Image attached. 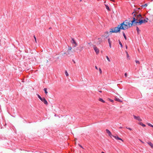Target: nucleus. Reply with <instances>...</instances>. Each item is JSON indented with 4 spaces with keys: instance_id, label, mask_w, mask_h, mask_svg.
<instances>
[{
    "instance_id": "72a5a7b5",
    "label": "nucleus",
    "mask_w": 153,
    "mask_h": 153,
    "mask_svg": "<svg viewBox=\"0 0 153 153\" xmlns=\"http://www.w3.org/2000/svg\"><path fill=\"white\" fill-rule=\"evenodd\" d=\"M108 42L109 43H109H111V41H110V39L109 38L108 39Z\"/></svg>"
},
{
    "instance_id": "4c0bfd02",
    "label": "nucleus",
    "mask_w": 153,
    "mask_h": 153,
    "mask_svg": "<svg viewBox=\"0 0 153 153\" xmlns=\"http://www.w3.org/2000/svg\"><path fill=\"white\" fill-rule=\"evenodd\" d=\"M135 62H136L137 64H140V62H139V61H138V60H135Z\"/></svg>"
},
{
    "instance_id": "a18cd8bd",
    "label": "nucleus",
    "mask_w": 153,
    "mask_h": 153,
    "mask_svg": "<svg viewBox=\"0 0 153 153\" xmlns=\"http://www.w3.org/2000/svg\"><path fill=\"white\" fill-rule=\"evenodd\" d=\"M79 146L81 148H82V149H83V147L81 146V145H79Z\"/></svg>"
},
{
    "instance_id": "2f4dec72",
    "label": "nucleus",
    "mask_w": 153,
    "mask_h": 153,
    "mask_svg": "<svg viewBox=\"0 0 153 153\" xmlns=\"http://www.w3.org/2000/svg\"><path fill=\"white\" fill-rule=\"evenodd\" d=\"M148 125L149 126H150L151 127H152V128H153V125H152L151 124L149 123H148Z\"/></svg>"
},
{
    "instance_id": "9b49d317",
    "label": "nucleus",
    "mask_w": 153,
    "mask_h": 153,
    "mask_svg": "<svg viewBox=\"0 0 153 153\" xmlns=\"http://www.w3.org/2000/svg\"><path fill=\"white\" fill-rule=\"evenodd\" d=\"M112 137H114L115 139H117V140H121L123 142V140L121 138L118 137L117 135V136L113 135L112 136Z\"/></svg>"
},
{
    "instance_id": "f8f14e48",
    "label": "nucleus",
    "mask_w": 153,
    "mask_h": 153,
    "mask_svg": "<svg viewBox=\"0 0 153 153\" xmlns=\"http://www.w3.org/2000/svg\"><path fill=\"white\" fill-rule=\"evenodd\" d=\"M139 12V11L137 10V9H134V11L132 13V14L133 15L134 13L137 14Z\"/></svg>"
},
{
    "instance_id": "e433bc0d",
    "label": "nucleus",
    "mask_w": 153,
    "mask_h": 153,
    "mask_svg": "<svg viewBox=\"0 0 153 153\" xmlns=\"http://www.w3.org/2000/svg\"><path fill=\"white\" fill-rule=\"evenodd\" d=\"M33 37H34V39H35V41L36 42V43L37 42H36V37H35V36L34 35L33 36Z\"/></svg>"
},
{
    "instance_id": "39448f33",
    "label": "nucleus",
    "mask_w": 153,
    "mask_h": 153,
    "mask_svg": "<svg viewBox=\"0 0 153 153\" xmlns=\"http://www.w3.org/2000/svg\"><path fill=\"white\" fill-rule=\"evenodd\" d=\"M139 20L140 25H141L143 23H145L148 22L146 20V19H139Z\"/></svg>"
},
{
    "instance_id": "c85d7f7f",
    "label": "nucleus",
    "mask_w": 153,
    "mask_h": 153,
    "mask_svg": "<svg viewBox=\"0 0 153 153\" xmlns=\"http://www.w3.org/2000/svg\"><path fill=\"white\" fill-rule=\"evenodd\" d=\"M137 14H135V13H134V14H133V17L132 18V20H133L134 18H135V17L136 16Z\"/></svg>"
},
{
    "instance_id": "7ed1b4c3",
    "label": "nucleus",
    "mask_w": 153,
    "mask_h": 153,
    "mask_svg": "<svg viewBox=\"0 0 153 153\" xmlns=\"http://www.w3.org/2000/svg\"><path fill=\"white\" fill-rule=\"evenodd\" d=\"M83 48V47L81 45H80L78 47H77L76 49L77 53L80 52H81Z\"/></svg>"
},
{
    "instance_id": "9d476101",
    "label": "nucleus",
    "mask_w": 153,
    "mask_h": 153,
    "mask_svg": "<svg viewBox=\"0 0 153 153\" xmlns=\"http://www.w3.org/2000/svg\"><path fill=\"white\" fill-rule=\"evenodd\" d=\"M121 23H123L124 24V25H123V27L124 28L125 30L126 29H127L128 28L127 24H125V22H123Z\"/></svg>"
},
{
    "instance_id": "864d4df0",
    "label": "nucleus",
    "mask_w": 153,
    "mask_h": 153,
    "mask_svg": "<svg viewBox=\"0 0 153 153\" xmlns=\"http://www.w3.org/2000/svg\"><path fill=\"white\" fill-rule=\"evenodd\" d=\"M122 128V127H119V128Z\"/></svg>"
},
{
    "instance_id": "f3484780",
    "label": "nucleus",
    "mask_w": 153,
    "mask_h": 153,
    "mask_svg": "<svg viewBox=\"0 0 153 153\" xmlns=\"http://www.w3.org/2000/svg\"><path fill=\"white\" fill-rule=\"evenodd\" d=\"M105 8L107 9V10L108 11H110V9L109 8L108 6L106 4H105Z\"/></svg>"
},
{
    "instance_id": "c9c22d12",
    "label": "nucleus",
    "mask_w": 153,
    "mask_h": 153,
    "mask_svg": "<svg viewBox=\"0 0 153 153\" xmlns=\"http://www.w3.org/2000/svg\"><path fill=\"white\" fill-rule=\"evenodd\" d=\"M126 128L129 130H130V131H131L132 130V129L130 128H129V127H126Z\"/></svg>"
},
{
    "instance_id": "c03bdc74",
    "label": "nucleus",
    "mask_w": 153,
    "mask_h": 153,
    "mask_svg": "<svg viewBox=\"0 0 153 153\" xmlns=\"http://www.w3.org/2000/svg\"><path fill=\"white\" fill-rule=\"evenodd\" d=\"M111 1L113 2H115V0H110Z\"/></svg>"
},
{
    "instance_id": "bb28decb",
    "label": "nucleus",
    "mask_w": 153,
    "mask_h": 153,
    "mask_svg": "<svg viewBox=\"0 0 153 153\" xmlns=\"http://www.w3.org/2000/svg\"><path fill=\"white\" fill-rule=\"evenodd\" d=\"M68 49L67 50V51H71V50L72 49V48L71 47H69L68 46Z\"/></svg>"
},
{
    "instance_id": "603ef678",
    "label": "nucleus",
    "mask_w": 153,
    "mask_h": 153,
    "mask_svg": "<svg viewBox=\"0 0 153 153\" xmlns=\"http://www.w3.org/2000/svg\"><path fill=\"white\" fill-rule=\"evenodd\" d=\"M99 91L100 93H101L102 92V91Z\"/></svg>"
},
{
    "instance_id": "f704fd0d",
    "label": "nucleus",
    "mask_w": 153,
    "mask_h": 153,
    "mask_svg": "<svg viewBox=\"0 0 153 153\" xmlns=\"http://www.w3.org/2000/svg\"><path fill=\"white\" fill-rule=\"evenodd\" d=\"M124 22L125 24H128V23H129V22H128V20H126Z\"/></svg>"
},
{
    "instance_id": "6e6552de",
    "label": "nucleus",
    "mask_w": 153,
    "mask_h": 153,
    "mask_svg": "<svg viewBox=\"0 0 153 153\" xmlns=\"http://www.w3.org/2000/svg\"><path fill=\"white\" fill-rule=\"evenodd\" d=\"M106 132L108 134V135L110 137H112L113 135H112V134L111 132H110V131L108 129H106Z\"/></svg>"
},
{
    "instance_id": "ea45409f",
    "label": "nucleus",
    "mask_w": 153,
    "mask_h": 153,
    "mask_svg": "<svg viewBox=\"0 0 153 153\" xmlns=\"http://www.w3.org/2000/svg\"><path fill=\"white\" fill-rule=\"evenodd\" d=\"M99 71L100 72V73H102V70L101 69V68H99Z\"/></svg>"
},
{
    "instance_id": "0eeeda50",
    "label": "nucleus",
    "mask_w": 153,
    "mask_h": 153,
    "mask_svg": "<svg viewBox=\"0 0 153 153\" xmlns=\"http://www.w3.org/2000/svg\"><path fill=\"white\" fill-rule=\"evenodd\" d=\"M133 116L134 117V119H135L136 120H138L140 121H142V120L140 118L139 116H136L134 115H133Z\"/></svg>"
},
{
    "instance_id": "7c9ffc66",
    "label": "nucleus",
    "mask_w": 153,
    "mask_h": 153,
    "mask_svg": "<svg viewBox=\"0 0 153 153\" xmlns=\"http://www.w3.org/2000/svg\"><path fill=\"white\" fill-rule=\"evenodd\" d=\"M65 74L66 76H68V74L66 71L65 72Z\"/></svg>"
},
{
    "instance_id": "de8ad7c7",
    "label": "nucleus",
    "mask_w": 153,
    "mask_h": 153,
    "mask_svg": "<svg viewBox=\"0 0 153 153\" xmlns=\"http://www.w3.org/2000/svg\"><path fill=\"white\" fill-rule=\"evenodd\" d=\"M145 19H146V20H147V21L148 20H149V19L148 18H146Z\"/></svg>"
},
{
    "instance_id": "4d7b16f0",
    "label": "nucleus",
    "mask_w": 153,
    "mask_h": 153,
    "mask_svg": "<svg viewBox=\"0 0 153 153\" xmlns=\"http://www.w3.org/2000/svg\"><path fill=\"white\" fill-rule=\"evenodd\" d=\"M101 153H105L104 152H101Z\"/></svg>"
},
{
    "instance_id": "c756f323",
    "label": "nucleus",
    "mask_w": 153,
    "mask_h": 153,
    "mask_svg": "<svg viewBox=\"0 0 153 153\" xmlns=\"http://www.w3.org/2000/svg\"><path fill=\"white\" fill-rule=\"evenodd\" d=\"M36 95L38 97L40 100L42 99V97L38 94H37Z\"/></svg>"
},
{
    "instance_id": "09e8293b",
    "label": "nucleus",
    "mask_w": 153,
    "mask_h": 153,
    "mask_svg": "<svg viewBox=\"0 0 153 153\" xmlns=\"http://www.w3.org/2000/svg\"><path fill=\"white\" fill-rule=\"evenodd\" d=\"M95 68L96 69H97V70L98 69V68L96 66H95Z\"/></svg>"
},
{
    "instance_id": "58836bf2",
    "label": "nucleus",
    "mask_w": 153,
    "mask_h": 153,
    "mask_svg": "<svg viewBox=\"0 0 153 153\" xmlns=\"http://www.w3.org/2000/svg\"><path fill=\"white\" fill-rule=\"evenodd\" d=\"M109 101L111 102H113L114 101V100L111 99H109Z\"/></svg>"
},
{
    "instance_id": "79ce46f5",
    "label": "nucleus",
    "mask_w": 153,
    "mask_h": 153,
    "mask_svg": "<svg viewBox=\"0 0 153 153\" xmlns=\"http://www.w3.org/2000/svg\"><path fill=\"white\" fill-rule=\"evenodd\" d=\"M109 33H110L109 32H108V31H106L105 32V33H106V34H108Z\"/></svg>"
},
{
    "instance_id": "393cba45",
    "label": "nucleus",
    "mask_w": 153,
    "mask_h": 153,
    "mask_svg": "<svg viewBox=\"0 0 153 153\" xmlns=\"http://www.w3.org/2000/svg\"><path fill=\"white\" fill-rule=\"evenodd\" d=\"M126 54L127 57V59H130L129 56V54H128V52L127 51H126Z\"/></svg>"
},
{
    "instance_id": "f03ea898",
    "label": "nucleus",
    "mask_w": 153,
    "mask_h": 153,
    "mask_svg": "<svg viewBox=\"0 0 153 153\" xmlns=\"http://www.w3.org/2000/svg\"><path fill=\"white\" fill-rule=\"evenodd\" d=\"M131 25L136 26L137 25H140L139 20H138L137 18H134L133 20L131 21Z\"/></svg>"
},
{
    "instance_id": "a878e982",
    "label": "nucleus",
    "mask_w": 153,
    "mask_h": 153,
    "mask_svg": "<svg viewBox=\"0 0 153 153\" xmlns=\"http://www.w3.org/2000/svg\"><path fill=\"white\" fill-rule=\"evenodd\" d=\"M118 41H119V44L120 45V47H121V48H123V45L122 44V43H121V42L120 41V40H118Z\"/></svg>"
},
{
    "instance_id": "49530a36",
    "label": "nucleus",
    "mask_w": 153,
    "mask_h": 153,
    "mask_svg": "<svg viewBox=\"0 0 153 153\" xmlns=\"http://www.w3.org/2000/svg\"><path fill=\"white\" fill-rule=\"evenodd\" d=\"M109 47L110 48H111V43H109Z\"/></svg>"
},
{
    "instance_id": "13d9d810",
    "label": "nucleus",
    "mask_w": 153,
    "mask_h": 153,
    "mask_svg": "<svg viewBox=\"0 0 153 153\" xmlns=\"http://www.w3.org/2000/svg\"><path fill=\"white\" fill-rule=\"evenodd\" d=\"M79 0L80 1H82V0Z\"/></svg>"
},
{
    "instance_id": "a19ab883",
    "label": "nucleus",
    "mask_w": 153,
    "mask_h": 153,
    "mask_svg": "<svg viewBox=\"0 0 153 153\" xmlns=\"http://www.w3.org/2000/svg\"><path fill=\"white\" fill-rule=\"evenodd\" d=\"M65 54L67 56V52H64L63 53V55H64Z\"/></svg>"
},
{
    "instance_id": "8fccbe9b",
    "label": "nucleus",
    "mask_w": 153,
    "mask_h": 153,
    "mask_svg": "<svg viewBox=\"0 0 153 153\" xmlns=\"http://www.w3.org/2000/svg\"><path fill=\"white\" fill-rule=\"evenodd\" d=\"M73 61L74 62V63H75V61H74V60H73Z\"/></svg>"
},
{
    "instance_id": "5701e85b",
    "label": "nucleus",
    "mask_w": 153,
    "mask_h": 153,
    "mask_svg": "<svg viewBox=\"0 0 153 153\" xmlns=\"http://www.w3.org/2000/svg\"><path fill=\"white\" fill-rule=\"evenodd\" d=\"M128 28H130L133 25H131V23H130V22H129L128 23Z\"/></svg>"
},
{
    "instance_id": "5fc2aeb1",
    "label": "nucleus",
    "mask_w": 153,
    "mask_h": 153,
    "mask_svg": "<svg viewBox=\"0 0 153 153\" xmlns=\"http://www.w3.org/2000/svg\"><path fill=\"white\" fill-rule=\"evenodd\" d=\"M51 27H49V29H51Z\"/></svg>"
},
{
    "instance_id": "1a4fd4ad",
    "label": "nucleus",
    "mask_w": 153,
    "mask_h": 153,
    "mask_svg": "<svg viewBox=\"0 0 153 153\" xmlns=\"http://www.w3.org/2000/svg\"><path fill=\"white\" fill-rule=\"evenodd\" d=\"M67 52V56L68 57H70L73 55V52L72 51H69Z\"/></svg>"
},
{
    "instance_id": "4468645a",
    "label": "nucleus",
    "mask_w": 153,
    "mask_h": 153,
    "mask_svg": "<svg viewBox=\"0 0 153 153\" xmlns=\"http://www.w3.org/2000/svg\"><path fill=\"white\" fill-rule=\"evenodd\" d=\"M140 18V19H143V18L142 17V15L141 14H139L138 15H137V18L138 19L139 18Z\"/></svg>"
},
{
    "instance_id": "4be33fe9",
    "label": "nucleus",
    "mask_w": 153,
    "mask_h": 153,
    "mask_svg": "<svg viewBox=\"0 0 153 153\" xmlns=\"http://www.w3.org/2000/svg\"><path fill=\"white\" fill-rule=\"evenodd\" d=\"M99 100L103 103H105V101L101 98H100L99 99Z\"/></svg>"
},
{
    "instance_id": "dca6fc26",
    "label": "nucleus",
    "mask_w": 153,
    "mask_h": 153,
    "mask_svg": "<svg viewBox=\"0 0 153 153\" xmlns=\"http://www.w3.org/2000/svg\"><path fill=\"white\" fill-rule=\"evenodd\" d=\"M148 144L150 145L151 147L153 149V144L150 142H149L148 143Z\"/></svg>"
},
{
    "instance_id": "412c9836",
    "label": "nucleus",
    "mask_w": 153,
    "mask_h": 153,
    "mask_svg": "<svg viewBox=\"0 0 153 153\" xmlns=\"http://www.w3.org/2000/svg\"><path fill=\"white\" fill-rule=\"evenodd\" d=\"M136 30L137 32V34H139V31H140V30H139V29L138 27H137V26L136 27Z\"/></svg>"
},
{
    "instance_id": "6ab92c4d",
    "label": "nucleus",
    "mask_w": 153,
    "mask_h": 153,
    "mask_svg": "<svg viewBox=\"0 0 153 153\" xmlns=\"http://www.w3.org/2000/svg\"><path fill=\"white\" fill-rule=\"evenodd\" d=\"M43 90H44V91H45V94L47 95V94L48 93L47 91V88H45Z\"/></svg>"
},
{
    "instance_id": "423d86ee",
    "label": "nucleus",
    "mask_w": 153,
    "mask_h": 153,
    "mask_svg": "<svg viewBox=\"0 0 153 153\" xmlns=\"http://www.w3.org/2000/svg\"><path fill=\"white\" fill-rule=\"evenodd\" d=\"M40 100H41V101H42L46 105H48V102L45 97H42V99H40Z\"/></svg>"
},
{
    "instance_id": "473e14b6",
    "label": "nucleus",
    "mask_w": 153,
    "mask_h": 153,
    "mask_svg": "<svg viewBox=\"0 0 153 153\" xmlns=\"http://www.w3.org/2000/svg\"><path fill=\"white\" fill-rule=\"evenodd\" d=\"M106 58L108 62H110L111 61L110 60L108 56H106Z\"/></svg>"
},
{
    "instance_id": "cd10ccee",
    "label": "nucleus",
    "mask_w": 153,
    "mask_h": 153,
    "mask_svg": "<svg viewBox=\"0 0 153 153\" xmlns=\"http://www.w3.org/2000/svg\"><path fill=\"white\" fill-rule=\"evenodd\" d=\"M148 5V4H147V3H146L144 5H142L141 6L142 7H146Z\"/></svg>"
},
{
    "instance_id": "6e6d98bb",
    "label": "nucleus",
    "mask_w": 153,
    "mask_h": 153,
    "mask_svg": "<svg viewBox=\"0 0 153 153\" xmlns=\"http://www.w3.org/2000/svg\"><path fill=\"white\" fill-rule=\"evenodd\" d=\"M139 9H140V8H137V10H139Z\"/></svg>"
},
{
    "instance_id": "b1692460",
    "label": "nucleus",
    "mask_w": 153,
    "mask_h": 153,
    "mask_svg": "<svg viewBox=\"0 0 153 153\" xmlns=\"http://www.w3.org/2000/svg\"><path fill=\"white\" fill-rule=\"evenodd\" d=\"M123 36L124 38L126 40L127 39V37L126 36L125 34L123 32Z\"/></svg>"
},
{
    "instance_id": "37998d69",
    "label": "nucleus",
    "mask_w": 153,
    "mask_h": 153,
    "mask_svg": "<svg viewBox=\"0 0 153 153\" xmlns=\"http://www.w3.org/2000/svg\"><path fill=\"white\" fill-rule=\"evenodd\" d=\"M124 75L126 77L127 76V73H125L124 74Z\"/></svg>"
},
{
    "instance_id": "aec40b11",
    "label": "nucleus",
    "mask_w": 153,
    "mask_h": 153,
    "mask_svg": "<svg viewBox=\"0 0 153 153\" xmlns=\"http://www.w3.org/2000/svg\"><path fill=\"white\" fill-rule=\"evenodd\" d=\"M139 124H140V125H141V126H142L143 127H145L146 126V125L144 124H143L142 122H140L139 123Z\"/></svg>"
},
{
    "instance_id": "ddd939ff",
    "label": "nucleus",
    "mask_w": 153,
    "mask_h": 153,
    "mask_svg": "<svg viewBox=\"0 0 153 153\" xmlns=\"http://www.w3.org/2000/svg\"><path fill=\"white\" fill-rule=\"evenodd\" d=\"M71 42L72 43H74L75 44V47L77 46V45L74 38L72 39Z\"/></svg>"
},
{
    "instance_id": "3c124183",
    "label": "nucleus",
    "mask_w": 153,
    "mask_h": 153,
    "mask_svg": "<svg viewBox=\"0 0 153 153\" xmlns=\"http://www.w3.org/2000/svg\"><path fill=\"white\" fill-rule=\"evenodd\" d=\"M126 49L127 48V45H126Z\"/></svg>"
},
{
    "instance_id": "20e7f679",
    "label": "nucleus",
    "mask_w": 153,
    "mask_h": 153,
    "mask_svg": "<svg viewBox=\"0 0 153 153\" xmlns=\"http://www.w3.org/2000/svg\"><path fill=\"white\" fill-rule=\"evenodd\" d=\"M93 48L97 54H98L99 52V49L96 47V45H93Z\"/></svg>"
},
{
    "instance_id": "a211bd4d",
    "label": "nucleus",
    "mask_w": 153,
    "mask_h": 153,
    "mask_svg": "<svg viewBox=\"0 0 153 153\" xmlns=\"http://www.w3.org/2000/svg\"><path fill=\"white\" fill-rule=\"evenodd\" d=\"M98 39L99 40L98 42V44H100L101 42L102 41V39L100 38H98Z\"/></svg>"
},
{
    "instance_id": "f257e3e1",
    "label": "nucleus",
    "mask_w": 153,
    "mask_h": 153,
    "mask_svg": "<svg viewBox=\"0 0 153 153\" xmlns=\"http://www.w3.org/2000/svg\"><path fill=\"white\" fill-rule=\"evenodd\" d=\"M123 23H121L120 25H118L117 27L110 29L109 32L111 33H120L121 30H125L124 28L123 27L124 25Z\"/></svg>"
},
{
    "instance_id": "2eb2a0df",
    "label": "nucleus",
    "mask_w": 153,
    "mask_h": 153,
    "mask_svg": "<svg viewBox=\"0 0 153 153\" xmlns=\"http://www.w3.org/2000/svg\"><path fill=\"white\" fill-rule=\"evenodd\" d=\"M114 100L116 101L119 102H122V101L119 98H117L116 97L115 98Z\"/></svg>"
}]
</instances>
